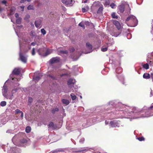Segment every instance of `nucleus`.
Listing matches in <instances>:
<instances>
[{
	"label": "nucleus",
	"instance_id": "1",
	"mask_svg": "<svg viewBox=\"0 0 153 153\" xmlns=\"http://www.w3.org/2000/svg\"><path fill=\"white\" fill-rule=\"evenodd\" d=\"M127 21H130V22L131 24V26L132 27H135L137 25L138 21L135 16H131L128 17L126 19Z\"/></svg>",
	"mask_w": 153,
	"mask_h": 153
},
{
	"label": "nucleus",
	"instance_id": "2",
	"mask_svg": "<svg viewBox=\"0 0 153 153\" xmlns=\"http://www.w3.org/2000/svg\"><path fill=\"white\" fill-rule=\"evenodd\" d=\"M7 87L6 85H4L2 89V93L3 95L7 99H11V97H9L7 96Z\"/></svg>",
	"mask_w": 153,
	"mask_h": 153
},
{
	"label": "nucleus",
	"instance_id": "3",
	"mask_svg": "<svg viewBox=\"0 0 153 153\" xmlns=\"http://www.w3.org/2000/svg\"><path fill=\"white\" fill-rule=\"evenodd\" d=\"M113 23L115 25L118 30V34H117L116 36H117L120 34L121 32V26L120 23L117 20L113 21Z\"/></svg>",
	"mask_w": 153,
	"mask_h": 153
},
{
	"label": "nucleus",
	"instance_id": "4",
	"mask_svg": "<svg viewBox=\"0 0 153 153\" xmlns=\"http://www.w3.org/2000/svg\"><path fill=\"white\" fill-rule=\"evenodd\" d=\"M27 142V140L24 138H22L20 140V142L17 143V142H14V144L17 146H21L22 144L26 143Z\"/></svg>",
	"mask_w": 153,
	"mask_h": 153
},
{
	"label": "nucleus",
	"instance_id": "5",
	"mask_svg": "<svg viewBox=\"0 0 153 153\" xmlns=\"http://www.w3.org/2000/svg\"><path fill=\"white\" fill-rule=\"evenodd\" d=\"M62 2L65 5L72 6L74 1L72 0H62Z\"/></svg>",
	"mask_w": 153,
	"mask_h": 153
},
{
	"label": "nucleus",
	"instance_id": "6",
	"mask_svg": "<svg viewBox=\"0 0 153 153\" xmlns=\"http://www.w3.org/2000/svg\"><path fill=\"white\" fill-rule=\"evenodd\" d=\"M19 59L20 60L24 63H26L27 62V59L26 57L21 52L19 53Z\"/></svg>",
	"mask_w": 153,
	"mask_h": 153
},
{
	"label": "nucleus",
	"instance_id": "7",
	"mask_svg": "<svg viewBox=\"0 0 153 153\" xmlns=\"http://www.w3.org/2000/svg\"><path fill=\"white\" fill-rule=\"evenodd\" d=\"M22 69L20 68H14L13 71V74L15 75H19Z\"/></svg>",
	"mask_w": 153,
	"mask_h": 153
},
{
	"label": "nucleus",
	"instance_id": "8",
	"mask_svg": "<svg viewBox=\"0 0 153 153\" xmlns=\"http://www.w3.org/2000/svg\"><path fill=\"white\" fill-rule=\"evenodd\" d=\"M59 58L57 57H53L49 61L50 64H53L54 63L59 62Z\"/></svg>",
	"mask_w": 153,
	"mask_h": 153
},
{
	"label": "nucleus",
	"instance_id": "9",
	"mask_svg": "<svg viewBox=\"0 0 153 153\" xmlns=\"http://www.w3.org/2000/svg\"><path fill=\"white\" fill-rule=\"evenodd\" d=\"M42 23V20L40 19H39L35 21V24L36 27H38L41 25Z\"/></svg>",
	"mask_w": 153,
	"mask_h": 153
},
{
	"label": "nucleus",
	"instance_id": "10",
	"mask_svg": "<svg viewBox=\"0 0 153 153\" xmlns=\"http://www.w3.org/2000/svg\"><path fill=\"white\" fill-rule=\"evenodd\" d=\"M117 122L115 120L111 121L110 122V124L112 127H115L117 126Z\"/></svg>",
	"mask_w": 153,
	"mask_h": 153
},
{
	"label": "nucleus",
	"instance_id": "11",
	"mask_svg": "<svg viewBox=\"0 0 153 153\" xmlns=\"http://www.w3.org/2000/svg\"><path fill=\"white\" fill-rule=\"evenodd\" d=\"M75 83V80L72 79H69L68 81V85H71L72 84L74 85Z\"/></svg>",
	"mask_w": 153,
	"mask_h": 153
},
{
	"label": "nucleus",
	"instance_id": "12",
	"mask_svg": "<svg viewBox=\"0 0 153 153\" xmlns=\"http://www.w3.org/2000/svg\"><path fill=\"white\" fill-rule=\"evenodd\" d=\"M15 10L16 8L14 7H11L10 9V13H9V15H12L14 14L15 13Z\"/></svg>",
	"mask_w": 153,
	"mask_h": 153
},
{
	"label": "nucleus",
	"instance_id": "13",
	"mask_svg": "<svg viewBox=\"0 0 153 153\" xmlns=\"http://www.w3.org/2000/svg\"><path fill=\"white\" fill-rule=\"evenodd\" d=\"M116 74H121L122 72V69L120 67H118L116 68L115 70Z\"/></svg>",
	"mask_w": 153,
	"mask_h": 153
},
{
	"label": "nucleus",
	"instance_id": "14",
	"mask_svg": "<svg viewBox=\"0 0 153 153\" xmlns=\"http://www.w3.org/2000/svg\"><path fill=\"white\" fill-rule=\"evenodd\" d=\"M143 77L144 79H148L151 77V75L150 76L149 74V73H145L143 75Z\"/></svg>",
	"mask_w": 153,
	"mask_h": 153
},
{
	"label": "nucleus",
	"instance_id": "15",
	"mask_svg": "<svg viewBox=\"0 0 153 153\" xmlns=\"http://www.w3.org/2000/svg\"><path fill=\"white\" fill-rule=\"evenodd\" d=\"M48 126L53 129H56V126L55 125L53 122H51L48 125Z\"/></svg>",
	"mask_w": 153,
	"mask_h": 153
},
{
	"label": "nucleus",
	"instance_id": "16",
	"mask_svg": "<svg viewBox=\"0 0 153 153\" xmlns=\"http://www.w3.org/2000/svg\"><path fill=\"white\" fill-rule=\"evenodd\" d=\"M62 102L63 104H65L66 105H68L69 103V100L66 99H62Z\"/></svg>",
	"mask_w": 153,
	"mask_h": 153
},
{
	"label": "nucleus",
	"instance_id": "17",
	"mask_svg": "<svg viewBox=\"0 0 153 153\" xmlns=\"http://www.w3.org/2000/svg\"><path fill=\"white\" fill-rule=\"evenodd\" d=\"M86 46L89 50H91L92 49V45L88 42L86 43Z\"/></svg>",
	"mask_w": 153,
	"mask_h": 153
},
{
	"label": "nucleus",
	"instance_id": "18",
	"mask_svg": "<svg viewBox=\"0 0 153 153\" xmlns=\"http://www.w3.org/2000/svg\"><path fill=\"white\" fill-rule=\"evenodd\" d=\"M59 111V109L57 108H53L51 111V112L53 114H55L56 112H58Z\"/></svg>",
	"mask_w": 153,
	"mask_h": 153
},
{
	"label": "nucleus",
	"instance_id": "19",
	"mask_svg": "<svg viewBox=\"0 0 153 153\" xmlns=\"http://www.w3.org/2000/svg\"><path fill=\"white\" fill-rule=\"evenodd\" d=\"M52 51L50 49H47L45 53V56H47L52 53Z\"/></svg>",
	"mask_w": 153,
	"mask_h": 153
},
{
	"label": "nucleus",
	"instance_id": "20",
	"mask_svg": "<svg viewBox=\"0 0 153 153\" xmlns=\"http://www.w3.org/2000/svg\"><path fill=\"white\" fill-rule=\"evenodd\" d=\"M111 17L113 19H117L118 18V16L116 15V14L114 12H113L111 14Z\"/></svg>",
	"mask_w": 153,
	"mask_h": 153
},
{
	"label": "nucleus",
	"instance_id": "21",
	"mask_svg": "<svg viewBox=\"0 0 153 153\" xmlns=\"http://www.w3.org/2000/svg\"><path fill=\"white\" fill-rule=\"evenodd\" d=\"M31 130V128L30 126H27L25 129V131L27 133H29L30 132Z\"/></svg>",
	"mask_w": 153,
	"mask_h": 153
},
{
	"label": "nucleus",
	"instance_id": "22",
	"mask_svg": "<svg viewBox=\"0 0 153 153\" xmlns=\"http://www.w3.org/2000/svg\"><path fill=\"white\" fill-rule=\"evenodd\" d=\"M42 76L41 75H39L38 76H37L33 78V79L36 81H38L39 80Z\"/></svg>",
	"mask_w": 153,
	"mask_h": 153
},
{
	"label": "nucleus",
	"instance_id": "23",
	"mask_svg": "<svg viewBox=\"0 0 153 153\" xmlns=\"http://www.w3.org/2000/svg\"><path fill=\"white\" fill-rule=\"evenodd\" d=\"M22 22V19L20 18H18L16 20V22L18 24H20Z\"/></svg>",
	"mask_w": 153,
	"mask_h": 153
},
{
	"label": "nucleus",
	"instance_id": "24",
	"mask_svg": "<svg viewBox=\"0 0 153 153\" xmlns=\"http://www.w3.org/2000/svg\"><path fill=\"white\" fill-rule=\"evenodd\" d=\"M71 98L73 100H75L76 98V95L73 93L71 94Z\"/></svg>",
	"mask_w": 153,
	"mask_h": 153
},
{
	"label": "nucleus",
	"instance_id": "25",
	"mask_svg": "<svg viewBox=\"0 0 153 153\" xmlns=\"http://www.w3.org/2000/svg\"><path fill=\"white\" fill-rule=\"evenodd\" d=\"M119 10L121 13H123L124 11V8L123 6H120L119 7Z\"/></svg>",
	"mask_w": 153,
	"mask_h": 153
},
{
	"label": "nucleus",
	"instance_id": "26",
	"mask_svg": "<svg viewBox=\"0 0 153 153\" xmlns=\"http://www.w3.org/2000/svg\"><path fill=\"white\" fill-rule=\"evenodd\" d=\"M143 66V67L144 68L146 69H147L149 68V65L148 64H147V63H146V64H144Z\"/></svg>",
	"mask_w": 153,
	"mask_h": 153
},
{
	"label": "nucleus",
	"instance_id": "27",
	"mask_svg": "<svg viewBox=\"0 0 153 153\" xmlns=\"http://www.w3.org/2000/svg\"><path fill=\"white\" fill-rule=\"evenodd\" d=\"M6 105V102L5 101H3L1 102L0 105L1 106H4Z\"/></svg>",
	"mask_w": 153,
	"mask_h": 153
},
{
	"label": "nucleus",
	"instance_id": "28",
	"mask_svg": "<svg viewBox=\"0 0 153 153\" xmlns=\"http://www.w3.org/2000/svg\"><path fill=\"white\" fill-rule=\"evenodd\" d=\"M103 8L102 7H100L98 9V10L97 11V13H101L102 11Z\"/></svg>",
	"mask_w": 153,
	"mask_h": 153
},
{
	"label": "nucleus",
	"instance_id": "29",
	"mask_svg": "<svg viewBox=\"0 0 153 153\" xmlns=\"http://www.w3.org/2000/svg\"><path fill=\"white\" fill-rule=\"evenodd\" d=\"M41 32L43 34V35H44L46 33V31L45 30L43 29H42L41 30Z\"/></svg>",
	"mask_w": 153,
	"mask_h": 153
},
{
	"label": "nucleus",
	"instance_id": "30",
	"mask_svg": "<svg viewBox=\"0 0 153 153\" xmlns=\"http://www.w3.org/2000/svg\"><path fill=\"white\" fill-rule=\"evenodd\" d=\"M137 139L140 141H144L145 140V138L143 137H138Z\"/></svg>",
	"mask_w": 153,
	"mask_h": 153
},
{
	"label": "nucleus",
	"instance_id": "31",
	"mask_svg": "<svg viewBox=\"0 0 153 153\" xmlns=\"http://www.w3.org/2000/svg\"><path fill=\"white\" fill-rule=\"evenodd\" d=\"M79 25L82 27L83 29L85 28V26L84 24L82 22H80L79 24Z\"/></svg>",
	"mask_w": 153,
	"mask_h": 153
},
{
	"label": "nucleus",
	"instance_id": "32",
	"mask_svg": "<svg viewBox=\"0 0 153 153\" xmlns=\"http://www.w3.org/2000/svg\"><path fill=\"white\" fill-rule=\"evenodd\" d=\"M60 52L62 53L67 54L68 51H60Z\"/></svg>",
	"mask_w": 153,
	"mask_h": 153
},
{
	"label": "nucleus",
	"instance_id": "33",
	"mask_svg": "<svg viewBox=\"0 0 153 153\" xmlns=\"http://www.w3.org/2000/svg\"><path fill=\"white\" fill-rule=\"evenodd\" d=\"M33 6H32V5H29V6L27 7V9L28 10H32V9H33Z\"/></svg>",
	"mask_w": 153,
	"mask_h": 153
},
{
	"label": "nucleus",
	"instance_id": "34",
	"mask_svg": "<svg viewBox=\"0 0 153 153\" xmlns=\"http://www.w3.org/2000/svg\"><path fill=\"white\" fill-rule=\"evenodd\" d=\"M22 111H21L19 109H16L15 111V114H18L19 113H21Z\"/></svg>",
	"mask_w": 153,
	"mask_h": 153
},
{
	"label": "nucleus",
	"instance_id": "35",
	"mask_svg": "<svg viewBox=\"0 0 153 153\" xmlns=\"http://www.w3.org/2000/svg\"><path fill=\"white\" fill-rule=\"evenodd\" d=\"M30 17V16L28 14H27L25 17V20H27V19H29Z\"/></svg>",
	"mask_w": 153,
	"mask_h": 153
},
{
	"label": "nucleus",
	"instance_id": "36",
	"mask_svg": "<svg viewBox=\"0 0 153 153\" xmlns=\"http://www.w3.org/2000/svg\"><path fill=\"white\" fill-rule=\"evenodd\" d=\"M33 99L31 97H29L28 100V102L29 103H31L33 101Z\"/></svg>",
	"mask_w": 153,
	"mask_h": 153
},
{
	"label": "nucleus",
	"instance_id": "37",
	"mask_svg": "<svg viewBox=\"0 0 153 153\" xmlns=\"http://www.w3.org/2000/svg\"><path fill=\"white\" fill-rule=\"evenodd\" d=\"M35 54V49L34 48L32 49V54L33 55H34Z\"/></svg>",
	"mask_w": 153,
	"mask_h": 153
},
{
	"label": "nucleus",
	"instance_id": "38",
	"mask_svg": "<svg viewBox=\"0 0 153 153\" xmlns=\"http://www.w3.org/2000/svg\"><path fill=\"white\" fill-rule=\"evenodd\" d=\"M88 11V10L86 9L85 8L83 7L82 8V11L83 12H85Z\"/></svg>",
	"mask_w": 153,
	"mask_h": 153
},
{
	"label": "nucleus",
	"instance_id": "39",
	"mask_svg": "<svg viewBox=\"0 0 153 153\" xmlns=\"http://www.w3.org/2000/svg\"><path fill=\"white\" fill-rule=\"evenodd\" d=\"M109 4V1L108 0H106L105 1V5H108Z\"/></svg>",
	"mask_w": 153,
	"mask_h": 153
},
{
	"label": "nucleus",
	"instance_id": "40",
	"mask_svg": "<svg viewBox=\"0 0 153 153\" xmlns=\"http://www.w3.org/2000/svg\"><path fill=\"white\" fill-rule=\"evenodd\" d=\"M101 50L102 51L105 52L107 50V48H102L101 49Z\"/></svg>",
	"mask_w": 153,
	"mask_h": 153
},
{
	"label": "nucleus",
	"instance_id": "41",
	"mask_svg": "<svg viewBox=\"0 0 153 153\" xmlns=\"http://www.w3.org/2000/svg\"><path fill=\"white\" fill-rule=\"evenodd\" d=\"M149 109L153 110V103L151 104L150 107L149 108Z\"/></svg>",
	"mask_w": 153,
	"mask_h": 153
},
{
	"label": "nucleus",
	"instance_id": "42",
	"mask_svg": "<svg viewBox=\"0 0 153 153\" xmlns=\"http://www.w3.org/2000/svg\"><path fill=\"white\" fill-rule=\"evenodd\" d=\"M84 141V138H82L79 140V142L81 143H83Z\"/></svg>",
	"mask_w": 153,
	"mask_h": 153
},
{
	"label": "nucleus",
	"instance_id": "43",
	"mask_svg": "<svg viewBox=\"0 0 153 153\" xmlns=\"http://www.w3.org/2000/svg\"><path fill=\"white\" fill-rule=\"evenodd\" d=\"M115 5L113 3H111L110 5V6L112 8H114V7L115 6Z\"/></svg>",
	"mask_w": 153,
	"mask_h": 153
},
{
	"label": "nucleus",
	"instance_id": "44",
	"mask_svg": "<svg viewBox=\"0 0 153 153\" xmlns=\"http://www.w3.org/2000/svg\"><path fill=\"white\" fill-rule=\"evenodd\" d=\"M75 49L74 48H71L70 50V52H73L74 51Z\"/></svg>",
	"mask_w": 153,
	"mask_h": 153
},
{
	"label": "nucleus",
	"instance_id": "45",
	"mask_svg": "<svg viewBox=\"0 0 153 153\" xmlns=\"http://www.w3.org/2000/svg\"><path fill=\"white\" fill-rule=\"evenodd\" d=\"M20 113L21 114V116H20L22 118H23V116H24L23 113V112L22 111Z\"/></svg>",
	"mask_w": 153,
	"mask_h": 153
},
{
	"label": "nucleus",
	"instance_id": "46",
	"mask_svg": "<svg viewBox=\"0 0 153 153\" xmlns=\"http://www.w3.org/2000/svg\"><path fill=\"white\" fill-rule=\"evenodd\" d=\"M151 78L152 79V81L153 82V73L151 74Z\"/></svg>",
	"mask_w": 153,
	"mask_h": 153
},
{
	"label": "nucleus",
	"instance_id": "47",
	"mask_svg": "<svg viewBox=\"0 0 153 153\" xmlns=\"http://www.w3.org/2000/svg\"><path fill=\"white\" fill-rule=\"evenodd\" d=\"M133 110H134L133 112L135 113H137V111H136V108H133Z\"/></svg>",
	"mask_w": 153,
	"mask_h": 153
},
{
	"label": "nucleus",
	"instance_id": "48",
	"mask_svg": "<svg viewBox=\"0 0 153 153\" xmlns=\"http://www.w3.org/2000/svg\"><path fill=\"white\" fill-rule=\"evenodd\" d=\"M15 16L16 18H18V17L19 16V14L18 13H15Z\"/></svg>",
	"mask_w": 153,
	"mask_h": 153
},
{
	"label": "nucleus",
	"instance_id": "49",
	"mask_svg": "<svg viewBox=\"0 0 153 153\" xmlns=\"http://www.w3.org/2000/svg\"><path fill=\"white\" fill-rule=\"evenodd\" d=\"M49 76L52 79H56V78L55 77H54V76H51V75H49Z\"/></svg>",
	"mask_w": 153,
	"mask_h": 153
},
{
	"label": "nucleus",
	"instance_id": "50",
	"mask_svg": "<svg viewBox=\"0 0 153 153\" xmlns=\"http://www.w3.org/2000/svg\"><path fill=\"white\" fill-rule=\"evenodd\" d=\"M2 3L3 4H6L7 3V1H6L3 0L2 1Z\"/></svg>",
	"mask_w": 153,
	"mask_h": 153
},
{
	"label": "nucleus",
	"instance_id": "51",
	"mask_svg": "<svg viewBox=\"0 0 153 153\" xmlns=\"http://www.w3.org/2000/svg\"><path fill=\"white\" fill-rule=\"evenodd\" d=\"M27 0H21L20 2L21 3H23L26 1Z\"/></svg>",
	"mask_w": 153,
	"mask_h": 153
},
{
	"label": "nucleus",
	"instance_id": "52",
	"mask_svg": "<svg viewBox=\"0 0 153 153\" xmlns=\"http://www.w3.org/2000/svg\"><path fill=\"white\" fill-rule=\"evenodd\" d=\"M86 150V149H83L82 150H79L77 151V152H84Z\"/></svg>",
	"mask_w": 153,
	"mask_h": 153
},
{
	"label": "nucleus",
	"instance_id": "53",
	"mask_svg": "<svg viewBox=\"0 0 153 153\" xmlns=\"http://www.w3.org/2000/svg\"><path fill=\"white\" fill-rule=\"evenodd\" d=\"M16 137L15 136L13 137L12 139V141L13 142L15 141V140H16Z\"/></svg>",
	"mask_w": 153,
	"mask_h": 153
},
{
	"label": "nucleus",
	"instance_id": "54",
	"mask_svg": "<svg viewBox=\"0 0 153 153\" xmlns=\"http://www.w3.org/2000/svg\"><path fill=\"white\" fill-rule=\"evenodd\" d=\"M31 45L33 46H35V43L34 42H32L31 43Z\"/></svg>",
	"mask_w": 153,
	"mask_h": 153
},
{
	"label": "nucleus",
	"instance_id": "55",
	"mask_svg": "<svg viewBox=\"0 0 153 153\" xmlns=\"http://www.w3.org/2000/svg\"><path fill=\"white\" fill-rule=\"evenodd\" d=\"M89 24V22H85V24L86 25Z\"/></svg>",
	"mask_w": 153,
	"mask_h": 153
},
{
	"label": "nucleus",
	"instance_id": "56",
	"mask_svg": "<svg viewBox=\"0 0 153 153\" xmlns=\"http://www.w3.org/2000/svg\"><path fill=\"white\" fill-rule=\"evenodd\" d=\"M20 7H21V8L23 9L24 8V6H21Z\"/></svg>",
	"mask_w": 153,
	"mask_h": 153
},
{
	"label": "nucleus",
	"instance_id": "57",
	"mask_svg": "<svg viewBox=\"0 0 153 153\" xmlns=\"http://www.w3.org/2000/svg\"><path fill=\"white\" fill-rule=\"evenodd\" d=\"M17 91V89H15V90H13L12 91V93L13 92V91Z\"/></svg>",
	"mask_w": 153,
	"mask_h": 153
},
{
	"label": "nucleus",
	"instance_id": "58",
	"mask_svg": "<svg viewBox=\"0 0 153 153\" xmlns=\"http://www.w3.org/2000/svg\"><path fill=\"white\" fill-rule=\"evenodd\" d=\"M31 0H27V1L28 2H30Z\"/></svg>",
	"mask_w": 153,
	"mask_h": 153
},
{
	"label": "nucleus",
	"instance_id": "59",
	"mask_svg": "<svg viewBox=\"0 0 153 153\" xmlns=\"http://www.w3.org/2000/svg\"><path fill=\"white\" fill-rule=\"evenodd\" d=\"M2 11V9L0 8V12H1Z\"/></svg>",
	"mask_w": 153,
	"mask_h": 153
},
{
	"label": "nucleus",
	"instance_id": "60",
	"mask_svg": "<svg viewBox=\"0 0 153 153\" xmlns=\"http://www.w3.org/2000/svg\"><path fill=\"white\" fill-rule=\"evenodd\" d=\"M116 76L118 78H119V76L117 75H116Z\"/></svg>",
	"mask_w": 153,
	"mask_h": 153
},
{
	"label": "nucleus",
	"instance_id": "61",
	"mask_svg": "<svg viewBox=\"0 0 153 153\" xmlns=\"http://www.w3.org/2000/svg\"><path fill=\"white\" fill-rule=\"evenodd\" d=\"M84 1V3H86V2H87V1Z\"/></svg>",
	"mask_w": 153,
	"mask_h": 153
},
{
	"label": "nucleus",
	"instance_id": "62",
	"mask_svg": "<svg viewBox=\"0 0 153 153\" xmlns=\"http://www.w3.org/2000/svg\"><path fill=\"white\" fill-rule=\"evenodd\" d=\"M80 97L81 98H82V96H80Z\"/></svg>",
	"mask_w": 153,
	"mask_h": 153
},
{
	"label": "nucleus",
	"instance_id": "63",
	"mask_svg": "<svg viewBox=\"0 0 153 153\" xmlns=\"http://www.w3.org/2000/svg\"><path fill=\"white\" fill-rule=\"evenodd\" d=\"M14 79V78H13L12 79L13 80Z\"/></svg>",
	"mask_w": 153,
	"mask_h": 153
},
{
	"label": "nucleus",
	"instance_id": "64",
	"mask_svg": "<svg viewBox=\"0 0 153 153\" xmlns=\"http://www.w3.org/2000/svg\"><path fill=\"white\" fill-rule=\"evenodd\" d=\"M106 121H105V123H106Z\"/></svg>",
	"mask_w": 153,
	"mask_h": 153
}]
</instances>
